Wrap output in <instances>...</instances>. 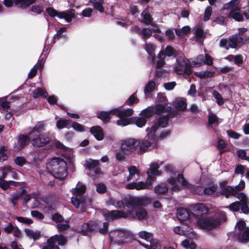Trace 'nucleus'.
Instances as JSON below:
<instances>
[{"label":"nucleus","mask_w":249,"mask_h":249,"mask_svg":"<svg viewBox=\"0 0 249 249\" xmlns=\"http://www.w3.org/2000/svg\"><path fill=\"white\" fill-rule=\"evenodd\" d=\"M167 187L162 184L156 185L154 187L155 193L162 195L166 193L168 189L173 191H178L183 188H189L194 193L202 194L201 188H198V191L194 190V187L189 185L182 175H178L177 180L173 177H171L167 180Z\"/></svg>","instance_id":"obj_1"},{"label":"nucleus","mask_w":249,"mask_h":249,"mask_svg":"<svg viewBox=\"0 0 249 249\" xmlns=\"http://www.w3.org/2000/svg\"><path fill=\"white\" fill-rule=\"evenodd\" d=\"M67 161L59 157H54L47 163V168L53 176L60 179H65L68 176L67 165L72 164L73 156L71 154L65 157Z\"/></svg>","instance_id":"obj_2"},{"label":"nucleus","mask_w":249,"mask_h":249,"mask_svg":"<svg viewBox=\"0 0 249 249\" xmlns=\"http://www.w3.org/2000/svg\"><path fill=\"white\" fill-rule=\"evenodd\" d=\"M139 206H135V208L128 207L133 212L129 211L127 213L117 210L109 211L107 210H103V215L106 220L108 221L120 218H135L139 220H143L146 217L147 213L146 210L143 208H139Z\"/></svg>","instance_id":"obj_3"},{"label":"nucleus","mask_w":249,"mask_h":249,"mask_svg":"<svg viewBox=\"0 0 249 249\" xmlns=\"http://www.w3.org/2000/svg\"><path fill=\"white\" fill-rule=\"evenodd\" d=\"M226 220L225 214L218 213L213 217L200 215L196 217V225L200 229L210 231L216 228Z\"/></svg>","instance_id":"obj_4"},{"label":"nucleus","mask_w":249,"mask_h":249,"mask_svg":"<svg viewBox=\"0 0 249 249\" xmlns=\"http://www.w3.org/2000/svg\"><path fill=\"white\" fill-rule=\"evenodd\" d=\"M86 190V186L81 182H78L74 188L72 189L71 192L73 196L71 197V202L77 208L83 210L85 207V198L83 195Z\"/></svg>","instance_id":"obj_5"},{"label":"nucleus","mask_w":249,"mask_h":249,"mask_svg":"<svg viewBox=\"0 0 249 249\" xmlns=\"http://www.w3.org/2000/svg\"><path fill=\"white\" fill-rule=\"evenodd\" d=\"M224 10H229V15L235 20L240 21L244 19L240 13L241 4L239 0H231L230 2L224 5Z\"/></svg>","instance_id":"obj_6"},{"label":"nucleus","mask_w":249,"mask_h":249,"mask_svg":"<svg viewBox=\"0 0 249 249\" xmlns=\"http://www.w3.org/2000/svg\"><path fill=\"white\" fill-rule=\"evenodd\" d=\"M235 236L240 242L249 241V228L244 221H239L235 227Z\"/></svg>","instance_id":"obj_7"},{"label":"nucleus","mask_w":249,"mask_h":249,"mask_svg":"<svg viewBox=\"0 0 249 249\" xmlns=\"http://www.w3.org/2000/svg\"><path fill=\"white\" fill-rule=\"evenodd\" d=\"M168 119L166 116H162L156 121L150 127L146 129V136L152 140L155 139V133L159 127H164L167 125Z\"/></svg>","instance_id":"obj_8"},{"label":"nucleus","mask_w":249,"mask_h":249,"mask_svg":"<svg viewBox=\"0 0 249 249\" xmlns=\"http://www.w3.org/2000/svg\"><path fill=\"white\" fill-rule=\"evenodd\" d=\"M175 71L178 74L186 73L191 74L192 72L191 67L189 61L182 57H178L177 59V64L174 67Z\"/></svg>","instance_id":"obj_9"},{"label":"nucleus","mask_w":249,"mask_h":249,"mask_svg":"<svg viewBox=\"0 0 249 249\" xmlns=\"http://www.w3.org/2000/svg\"><path fill=\"white\" fill-rule=\"evenodd\" d=\"M243 41V38L239 35H234L230 37L229 39H221L220 41V46L226 50L231 48H236L238 44Z\"/></svg>","instance_id":"obj_10"},{"label":"nucleus","mask_w":249,"mask_h":249,"mask_svg":"<svg viewBox=\"0 0 249 249\" xmlns=\"http://www.w3.org/2000/svg\"><path fill=\"white\" fill-rule=\"evenodd\" d=\"M32 144L35 147H42L49 143L50 140V137L46 134H33L28 133Z\"/></svg>","instance_id":"obj_11"},{"label":"nucleus","mask_w":249,"mask_h":249,"mask_svg":"<svg viewBox=\"0 0 249 249\" xmlns=\"http://www.w3.org/2000/svg\"><path fill=\"white\" fill-rule=\"evenodd\" d=\"M163 163V162L162 161H158L153 162L150 164V168L146 172L147 182L152 183L153 181L156 180L155 176H160L162 174V172L159 170V168Z\"/></svg>","instance_id":"obj_12"},{"label":"nucleus","mask_w":249,"mask_h":249,"mask_svg":"<svg viewBox=\"0 0 249 249\" xmlns=\"http://www.w3.org/2000/svg\"><path fill=\"white\" fill-rule=\"evenodd\" d=\"M46 11L51 17H57L61 19L64 18L68 22H71L74 17V10L59 12L52 7H49L46 9Z\"/></svg>","instance_id":"obj_13"},{"label":"nucleus","mask_w":249,"mask_h":249,"mask_svg":"<svg viewBox=\"0 0 249 249\" xmlns=\"http://www.w3.org/2000/svg\"><path fill=\"white\" fill-rule=\"evenodd\" d=\"M151 202V199L148 197H129L126 200L127 207L135 208V206H146Z\"/></svg>","instance_id":"obj_14"},{"label":"nucleus","mask_w":249,"mask_h":249,"mask_svg":"<svg viewBox=\"0 0 249 249\" xmlns=\"http://www.w3.org/2000/svg\"><path fill=\"white\" fill-rule=\"evenodd\" d=\"M66 241L67 240L63 235H55L48 240V246L43 249H59L57 245H55L56 242L59 245L62 246L65 244Z\"/></svg>","instance_id":"obj_15"},{"label":"nucleus","mask_w":249,"mask_h":249,"mask_svg":"<svg viewBox=\"0 0 249 249\" xmlns=\"http://www.w3.org/2000/svg\"><path fill=\"white\" fill-rule=\"evenodd\" d=\"M139 143L137 139H128L123 141L121 147L124 152L129 154L137 149Z\"/></svg>","instance_id":"obj_16"},{"label":"nucleus","mask_w":249,"mask_h":249,"mask_svg":"<svg viewBox=\"0 0 249 249\" xmlns=\"http://www.w3.org/2000/svg\"><path fill=\"white\" fill-rule=\"evenodd\" d=\"M125 188L127 189L133 190L136 189L137 190H142L144 189H151L152 188V183H149L147 181L133 182L126 185Z\"/></svg>","instance_id":"obj_17"},{"label":"nucleus","mask_w":249,"mask_h":249,"mask_svg":"<svg viewBox=\"0 0 249 249\" xmlns=\"http://www.w3.org/2000/svg\"><path fill=\"white\" fill-rule=\"evenodd\" d=\"M99 161L98 160H94L89 159L87 161L86 166L89 170V174L94 177L100 174V170L98 168Z\"/></svg>","instance_id":"obj_18"},{"label":"nucleus","mask_w":249,"mask_h":249,"mask_svg":"<svg viewBox=\"0 0 249 249\" xmlns=\"http://www.w3.org/2000/svg\"><path fill=\"white\" fill-rule=\"evenodd\" d=\"M177 217L180 222H186L187 224L192 221V214L182 208L178 209Z\"/></svg>","instance_id":"obj_19"},{"label":"nucleus","mask_w":249,"mask_h":249,"mask_svg":"<svg viewBox=\"0 0 249 249\" xmlns=\"http://www.w3.org/2000/svg\"><path fill=\"white\" fill-rule=\"evenodd\" d=\"M190 209L193 213V214L196 215L197 217L200 215H204L208 211V208L204 204L201 203L196 204L190 206Z\"/></svg>","instance_id":"obj_20"},{"label":"nucleus","mask_w":249,"mask_h":249,"mask_svg":"<svg viewBox=\"0 0 249 249\" xmlns=\"http://www.w3.org/2000/svg\"><path fill=\"white\" fill-rule=\"evenodd\" d=\"M29 140L30 139L29 135L28 136L24 135H19L17 142L15 144L14 150L17 151L21 150L28 143Z\"/></svg>","instance_id":"obj_21"},{"label":"nucleus","mask_w":249,"mask_h":249,"mask_svg":"<svg viewBox=\"0 0 249 249\" xmlns=\"http://www.w3.org/2000/svg\"><path fill=\"white\" fill-rule=\"evenodd\" d=\"M139 141V151L140 153H143L148 150V149L152 146L151 142L152 139L148 138L147 136L142 140L137 139Z\"/></svg>","instance_id":"obj_22"},{"label":"nucleus","mask_w":249,"mask_h":249,"mask_svg":"<svg viewBox=\"0 0 249 249\" xmlns=\"http://www.w3.org/2000/svg\"><path fill=\"white\" fill-rule=\"evenodd\" d=\"M111 112L120 118H126L125 117L130 116L133 114V110L131 108L122 110L117 108L112 109Z\"/></svg>","instance_id":"obj_23"},{"label":"nucleus","mask_w":249,"mask_h":249,"mask_svg":"<svg viewBox=\"0 0 249 249\" xmlns=\"http://www.w3.org/2000/svg\"><path fill=\"white\" fill-rule=\"evenodd\" d=\"M98 225V223L94 221H91L89 223L83 224L81 227V232L83 234H88L90 231L95 230L97 228Z\"/></svg>","instance_id":"obj_24"},{"label":"nucleus","mask_w":249,"mask_h":249,"mask_svg":"<svg viewBox=\"0 0 249 249\" xmlns=\"http://www.w3.org/2000/svg\"><path fill=\"white\" fill-rule=\"evenodd\" d=\"M127 234L121 231H115L110 233V238L119 243H124V239L126 237Z\"/></svg>","instance_id":"obj_25"},{"label":"nucleus","mask_w":249,"mask_h":249,"mask_svg":"<svg viewBox=\"0 0 249 249\" xmlns=\"http://www.w3.org/2000/svg\"><path fill=\"white\" fill-rule=\"evenodd\" d=\"M174 106L178 110L182 111L186 108V99L179 97L177 98L174 102Z\"/></svg>","instance_id":"obj_26"},{"label":"nucleus","mask_w":249,"mask_h":249,"mask_svg":"<svg viewBox=\"0 0 249 249\" xmlns=\"http://www.w3.org/2000/svg\"><path fill=\"white\" fill-rule=\"evenodd\" d=\"M91 133L98 141L102 140L104 138V134L102 129L99 126H95L90 128Z\"/></svg>","instance_id":"obj_27"},{"label":"nucleus","mask_w":249,"mask_h":249,"mask_svg":"<svg viewBox=\"0 0 249 249\" xmlns=\"http://www.w3.org/2000/svg\"><path fill=\"white\" fill-rule=\"evenodd\" d=\"M129 175L126 177V180L127 181H130L135 175L138 177L140 175V170L135 166H131L128 168Z\"/></svg>","instance_id":"obj_28"},{"label":"nucleus","mask_w":249,"mask_h":249,"mask_svg":"<svg viewBox=\"0 0 249 249\" xmlns=\"http://www.w3.org/2000/svg\"><path fill=\"white\" fill-rule=\"evenodd\" d=\"M35 1L36 0H14L15 4L22 9L26 8Z\"/></svg>","instance_id":"obj_29"},{"label":"nucleus","mask_w":249,"mask_h":249,"mask_svg":"<svg viewBox=\"0 0 249 249\" xmlns=\"http://www.w3.org/2000/svg\"><path fill=\"white\" fill-rule=\"evenodd\" d=\"M221 194L225 196L228 198L229 196H234L236 193L234 189V187L228 186L222 189L220 192Z\"/></svg>","instance_id":"obj_30"},{"label":"nucleus","mask_w":249,"mask_h":249,"mask_svg":"<svg viewBox=\"0 0 249 249\" xmlns=\"http://www.w3.org/2000/svg\"><path fill=\"white\" fill-rule=\"evenodd\" d=\"M45 130V124L42 122H38L35 126L31 128L29 133H33V134H37Z\"/></svg>","instance_id":"obj_31"},{"label":"nucleus","mask_w":249,"mask_h":249,"mask_svg":"<svg viewBox=\"0 0 249 249\" xmlns=\"http://www.w3.org/2000/svg\"><path fill=\"white\" fill-rule=\"evenodd\" d=\"M154 114H155V108L154 107H149L147 108L142 110L141 112L140 115L142 116L147 120V119L151 117Z\"/></svg>","instance_id":"obj_32"},{"label":"nucleus","mask_w":249,"mask_h":249,"mask_svg":"<svg viewBox=\"0 0 249 249\" xmlns=\"http://www.w3.org/2000/svg\"><path fill=\"white\" fill-rule=\"evenodd\" d=\"M191 31V28L189 26H185L181 29H176L175 32L178 36L183 37L186 36Z\"/></svg>","instance_id":"obj_33"},{"label":"nucleus","mask_w":249,"mask_h":249,"mask_svg":"<svg viewBox=\"0 0 249 249\" xmlns=\"http://www.w3.org/2000/svg\"><path fill=\"white\" fill-rule=\"evenodd\" d=\"M33 96L36 98H38L40 96H43L46 98L48 96V93L44 88H38L34 90L33 92Z\"/></svg>","instance_id":"obj_34"},{"label":"nucleus","mask_w":249,"mask_h":249,"mask_svg":"<svg viewBox=\"0 0 249 249\" xmlns=\"http://www.w3.org/2000/svg\"><path fill=\"white\" fill-rule=\"evenodd\" d=\"M195 74L197 77L201 79L212 77L213 75V71H197L195 72Z\"/></svg>","instance_id":"obj_35"},{"label":"nucleus","mask_w":249,"mask_h":249,"mask_svg":"<svg viewBox=\"0 0 249 249\" xmlns=\"http://www.w3.org/2000/svg\"><path fill=\"white\" fill-rule=\"evenodd\" d=\"M107 203L108 205H113L117 208H121L124 206L123 202L122 201L113 198H109L107 201Z\"/></svg>","instance_id":"obj_36"},{"label":"nucleus","mask_w":249,"mask_h":249,"mask_svg":"<svg viewBox=\"0 0 249 249\" xmlns=\"http://www.w3.org/2000/svg\"><path fill=\"white\" fill-rule=\"evenodd\" d=\"M4 178H1V177H0V187L4 190L8 188L10 185H16L18 183V182L12 180L7 181L4 180Z\"/></svg>","instance_id":"obj_37"},{"label":"nucleus","mask_w":249,"mask_h":249,"mask_svg":"<svg viewBox=\"0 0 249 249\" xmlns=\"http://www.w3.org/2000/svg\"><path fill=\"white\" fill-rule=\"evenodd\" d=\"M9 155V151L7 147L5 146H2L0 147V162L6 160Z\"/></svg>","instance_id":"obj_38"},{"label":"nucleus","mask_w":249,"mask_h":249,"mask_svg":"<svg viewBox=\"0 0 249 249\" xmlns=\"http://www.w3.org/2000/svg\"><path fill=\"white\" fill-rule=\"evenodd\" d=\"M141 21L146 24H149L152 21L151 16L146 10H144L142 12L141 14Z\"/></svg>","instance_id":"obj_39"},{"label":"nucleus","mask_w":249,"mask_h":249,"mask_svg":"<svg viewBox=\"0 0 249 249\" xmlns=\"http://www.w3.org/2000/svg\"><path fill=\"white\" fill-rule=\"evenodd\" d=\"M203 64H205L204 57L202 54L198 55L196 60L193 61L192 63V65L193 67H198Z\"/></svg>","instance_id":"obj_40"},{"label":"nucleus","mask_w":249,"mask_h":249,"mask_svg":"<svg viewBox=\"0 0 249 249\" xmlns=\"http://www.w3.org/2000/svg\"><path fill=\"white\" fill-rule=\"evenodd\" d=\"M135 124L139 127L144 126L147 122V120L142 116L134 118Z\"/></svg>","instance_id":"obj_41"},{"label":"nucleus","mask_w":249,"mask_h":249,"mask_svg":"<svg viewBox=\"0 0 249 249\" xmlns=\"http://www.w3.org/2000/svg\"><path fill=\"white\" fill-rule=\"evenodd\" d=\"M25 231L27 236L31 238H33L34 240L38 239L40 237V234L39 231H34L30 229H26Z\"/></svg>","instance_id":"obj_42"},{"label":"nucleus","mask_w":249,"mask_h":249,"mask_svg":"<svg viewBox=\"0 0 249 249\" xmlns=\"http://www.w3.org/2000/svg\"><path fill=\"white\" fill-rule=\"evenodd\" d=\"M139 237L147 241L151 242L153 239V234L152 233L148 232L146 231H141L138 233Z\"/></svg>","instance_id":"obj_43"},{"label":"nucleus","mask_w":249,"mask_h":249,"mask_svg":"<svg viewBox=\"0 0 249 249\" xmlns=\"http://www.w3.org/2000/svg\"><path fill=\"white\" fill-rule=\"evenodd\" d=\"M159 60L156 62V67L158 69L163 67L165 64L164 60L165 55L163 52H160L158 54Z\"/></svg>","instance_id":"obj_44"},{"label":"nucleus","mask_w":249,"mask_h":249,"mask_svg":"<svg viewBox=\"0 0 249 249\" xmlns=\"http://www.w3.org/2000/svg\"><path fill=\"white\" fill-rule=\"evenodd\" d=\"M99 0V1H97V0H89V1L93 4L96 9L102 13L104 12V8L102 6L104 0Z\"/></svg>","instance_id":"obj_45"},{"label":"nucleus","mask_w":249,"mask_h":249,"mask_svg":"<svg viewBox=\"0 0 249 249\" xmlns=\"http://www.w3.org/2000/svg\"><path fill=\"white\" fill-rule=\"evenodd\" d=\"M114 115L111 112V110L109 112L102 111L98 116V118L104 122H107L110 119V115Z\"/></svg>","instance_id":"obj_46"},{"label":"nucleus","mask_w":249,"mask_h":249,"mask_svg":"<svg viewBox=\"0 0 249 249\" xmlns=\"http://www.w3.org/2000/svg\"><path fill=\"white\" fill-rule=\"evenodd\" d=\"M145 49L147 53L152 57L154 56V52L156 49V46L151 43H146Z\"/></svg>","instance_id":"obj_47"},{"label":"nucleus","mask_w":249,"mask_h":249,"mask_svg":"<svg viewBox=\"0 0 249 249\" xmlns=\"http://www.w3.org/2000/svg\"><path fill=\"white\" fill-rule=\"evenodd\" d=\"M218 123V119L215 115L212 113L209 115V123L212 127L217 125Z\"/></svg>","instance_id":"obj_48"},{"label":"nucleus","mask_w":249,"mask_h":249,"mask_svg":"<svg viewBox=\"0 0 249 249\" xmlns=\"http://www.w3.org/2000/svg\"><path fill=\"white\" fill-rule=\"evenodd\" d=\"M69 223V219H67L63 221V223H60L57 224V228L59 231H63L67 230L69 228L70 225Z\"/></svg>","instance_id":"obj_49"},{"label":"nucleus","mask_w":249,"mask_h":249,"mask_svg":"<svg viewBox=\"0 0 249 249\" xmlns=\"http://www.w3.org/2000/svg\"><path fill=\"white\" fill-rule=\"evenodd\" d=\"M70 124V121L68 120L60 119L56 123V127L59 129L67 127Z\"/></svg>","instance_id":"obj_50"},{"label":"nucleus","mask_w":249,"mask_h":249,"mask_svg":"<svg viewBox=\"0 0 249 249\" xmlns=\"http://www.w3.org/2000/svg\"><path fill=\"white\" fill-rule=\"evenodd\" d=\"M181 245L186 249H196V245L195 244L187 239L182 242Z\"/></svg>","instance_id":"obj_51"},{"label":"nucleus","mask_w":249,"mask_h":249,"mask_svg":"<svg viewBox=\"0 0 249 249\" xmlns=\"http://www.w3.org/2000/svg\"><path fill=\"white\" fill-rule=\"evenodd\" d=\"M71 127L74 130L79 132H82L85 130V127L84 125L76 122L72 123Z\"/></svg>","instance_id":"obj_52"},{"label":"nucleus","mask_w":249,"mask_h":249,"mask_svg":"<svg viewBox=\"0 0 249 249\" xmlns=\"http://www.w3.org/2000/svg\"><path fill=\"white\" fill-rule=\"evenodd\" d=\"M155 88V83L153 81H150L147 83L146 85L144 92L146 94L150 93Z\"/></svg>","instance_id":"obj_53"},{"label":"nucleus","mask_w":249,"mask_h":249,"mask_svg":"<svg viewBox=\"0 0 249 249\" xmlns=\"http://www.w3.org/2000/svg\"><path fill=\"white\" fill-rule=\"evenodd\" d=\"M118 125L124 126L130 124V119L128 118H120L117 122Z\"/></svg>","instance_id":"obj_54"},{"label":"nucleus","mask_w":249,"mask_h":249,"mask_svg":"<svg viewBox=\"0 0 249 249\" xmlns=\"http://www.w3.org/2000/svg\"><path fill=\"white\" fill-rule=\"evenodd\" d=\"M154 107L155 108V112L156 114H159L168 110L165 107L161 104H158L155 107Z\"/></svg>","instance_id":"obj_55"},{"label":"nucleus","mask_w":249,"mask_h":249,"mask_svg":"<svg viewBox=\"0 0 249 249\" xmlns=\"http://www.w3.org/2000/svg\"><path fill=\"white\" fill-rule=\"evenodd\" d=\"M2 175L0 176L1 178H5L8 174H10L11 167L9 166H4L0 168Z\"/></svg>","instance_id":"obj_56"},{"label":"nucleus","mask_w":249,"mask_h":249,"mask_svg":"<svg viewBox=\"0 0 249 249\" xmlns=\"http://www.w3.org/2000/svg\"><path fill=\"white\" fill-rule=\"evenodd\" d=\"M160 52H163V53H164L165 56H167L170 57L174 54V49L172 47H171L170 46H167L165 48L164 50H163L161 51Z\"/></svg>","instance_id":"obj_57"},{"label":"nucleus","mask_w":249,"mask_h":249,"mask_svg":"<svg viewBox=\"0 0 249 249\" xmlns=\"http://www.w3.org/2000/svg\"><path fill=\"white\" fill-rule=\"evenodd\" d=\"M245 186L246 183L245 181H244L243 180H241L238 185L234 187V189L236 194H237L238 192H240L243 190L245 188Z\"/></svg>","instance_id":"obj_58"},{"label":"nucleus","mask_w":249,"mask_h":249,"mask_svg":"<svg viewBox=\"0 0 249 249\" xmlns=\"http://www.w3.org/2000/svg\"><path fill=\"white\" fill-rule=\"evenodd\" d=\"M196 36L200 39L205 37V34L199 26H197L196 27Z\"/></svg>","instance_id":"obj_59"},{"label":"nucleus","mask_w":249,"mask_h":249,"mask_svg":"<svg viewBox=\"0 0 249 249\" xmlns=\"http://www.w3.org/2000/svg\"><path fill=\"white\" fill-rule=\"evenodd\" d=\"M241 207V204L238 201H236L229 205V209L234 212L238 211Z\"/></svg>","instance_id":"obj_60"},{"label":"nucleus","mask_w":249,"mask_h":249,"mask_svg":"<svg viewBox=\"0 0 249 249\" xmlns=\"http://www.w3.org/2000/svg\"><path fill=\"white\" fill-rule=\"evenodd\" d=\"M213 94L214 98L216 99L217 103L219 105H221L224 103L223 99L222 96L218 92L214 91L213 92Z\"/></svg>","instance_id":"obj_61"},{"label":"nucleus","mask_w":249,"mask_h":249,"mask_svg":"<svg viewBox=\"0 0 249 249\" xmlns=\"http://www.w3.org/2000/svg\"><path fill=\"white\" fill-rule=\"evenodd\" d=\"M237 198L239 199L242 203H247L248 202V198L247 195L244 193H239L237 194Z\"/></svg>","instance_id":"obj_62"},{"label":"nucleus","mask_w":249,"mask_h":249,"mask_svg":"<svg viewBox=\"0 0 249 249\" xmlns=\"http://www.w3.org/2000/svg\"><path fill=\"white\" fill-rule=\"evenodd\" d=\"M107 190V188L104 183H99L96 186V191L98 193L104 194L106 192Z\"/></svg>","instance_id":"obj_63"},{"label":"nucleus","mask_w":249,"mask_h":249,"mask_svg":"<svg viewBox=\"0 0 249 249\" xmlns=\"http://www.w3.org/2000/svg\"><path fill=\"white\" fill-rule=\"evenodd\" d=\"M216 190V187L212 186L206 188L203 190V193L207 195H211L213 194Z\"/></svg>","instance_id":"obj_64"}]
</instances>
